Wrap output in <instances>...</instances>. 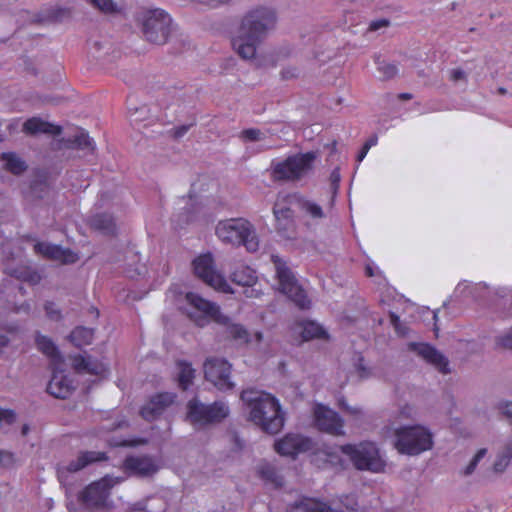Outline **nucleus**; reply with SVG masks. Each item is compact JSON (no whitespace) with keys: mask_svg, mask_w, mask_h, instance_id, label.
Masks as SVG:
<instances>
[{"mask_svg":"<svg viewBox=\"0 0 512 512\" xmlns=\"http://www.w3.org/2000/svg\"><path fill=\"white\" fill-rule=\"evenodd\" d=\"M175 397V394L168 392L156 394L141 408L140 415L147 421L155 420L174 402Z\"/></svg>","mask_w":512,"mask_h":512,"instance_id":"a211bd4d","label":"nucleus"},{"mask_svg":"<svg viewBox=\"0 0 512 512\" xmlns=\"http://www.w3.org/2000/svg\"><path fill=\"white\" fill-rule=\"evenodd\" d=\"M15 464L14 454L5 450H0V466L11 467Z\"/></svg>","mask_w":512,"mask_h":512,"instance_id":"a18cd8bd","label":"nucleus"},{"mask_svg":"<svg viewBox=\"0 0 512 512\" xmlns=\"http://www.w3.org/2000/svg\"><path fill=\"white\" fill-rule=\"evenodd\" d=\"M123 478L105 475L101 479L87 485L79 494V501L87 508H104L110 496L111 489Z\"/></svg>","mask_w":512,"mask_h":512,"instance_id":"9b49d317","label":"nucleus"},{"mask_svg":"<svg viewBox=\"0 0 512 512\" xmlns=\"http://www.w3.org/2000/svg\"><path fill=\"white\" fill-rule=\"evenodd\" d=\"M497 344L500 347L512 350V331L510 333L500 337L497 341Z\"/></svg>","mask_w":512,"mask_h":512,"instance_id":"de8ad7c7","label":"nucleus"},{"mask_svg":"<svg viewBox=\"0 0 512 512\" xmlns=\"http://www.w3.org/2000/svg\"><path fill=\"white\" fill-rule=\"evenodd\" d=\"M229 0H198V2L203 3L210 7H215L222 3H227Z\"/></svg>","mask_w":512,"mask_h":512,"instance_id":"5fc2aeb1","label":"nucleus"},{"mask_svg":"<svg viewBox=\"0 0 512 512\" xmlns=\"http://www.w3.org/2000/svg\"><path fill=\"white\" fill-rule=\"evenodd\" d=\"M499 409L503 415L512 418V401H506L499 404Z\"/></svg>","mask_w":512,"mask_h":512,"instance_id":"09e8293b","label":"nucleus"},{"mask_svg":"<svg viewBox=\"0 0 512 512\" xmlns=\"http://www.w3.org/2000/svg\"><path fill=\"white\" fill-rule=\"evenodd\" d=\"M261 132L259 129L249 128L242 131V137L249 141H257L260 139Z\"/></svg>","mask_w":512,"mask_h":512,"instance_id":"49530a36","label":"nucleus"},{"mask_svg":"<svg viewBox=\"0 0 512 512\" xmlns=\"http://www.w3.org/2000/svg\"><path fill=\"white\" fill-rule=\"evenodd\" d=\"M90 3L104 13H113L116 11V5L112 0H90Z\"/></svg>","mask_w":512,"mask_h":512,"instance_id":"79ce46f5","label":"nucleus"},{"mask_svg":"<svg viewBox=\"0 0 512 512\" xmlns=\"http://www.w3.org/2000/svg\"><path fill=\"white\" fill-rule=\"evenodd\" d=\"M187 130H188V127L182 126L181 128H179L177 130L176 135L177 136H182V135H184L187 132Z\"/></svg>","mask_w":512,"mask_h":512,"instance_id":"680f3d73","label":"nucleus"},{"mask_svg":"<svg viewBox=\"0 0 512 512\" xmlns=\"http://www.w3.org/2000/svg\"><path fill=\"white\" fill-rule=\"evenodd\" d=\"M137 20L142 25V32L147 41L154 44L166 43L171 31V18L161 9L147 10Z\"/></svg>","mask_w":512,"mask_h":512,"instance_id":"1a4fd4ad","label":"nucleus"},{"mask_svg":"<svg viewBox=\"0 0 512 512\" xmlns=\"http://www.w3.org/2000/svg\"><path fill=\"white\" fill-rule=\"evenodd\" d=\"M23 131L30 135L43 133L56 136L61 134L62 128L38 117H32L24 122Z\"/></svg>","mask_w":512,"mask_h":512,"instance_id":"b1692460","label":"nucleus"},{"mask_svg":"<svg viewBox=\"0 0 512 512\" xmlns=\"http://www.w3.org/2000/svg\"><path fill=\"white\" fill-rule=\"evenodd\" d=\"M122 468L128 475L140 477L151 476L158 470L154 461L148 456H128L123 461Z\"/></svg>","mask_w":512,"mask_h":512,"instance_id":"aec40b11","label":"nucleus"},{"mask_svg":"<svg viewBox=\"0 0 512 512\" xmlns=\"http://www.w3.org/2000/svg\"><path fill=\"white\" fill-rule=\"evenodd\" d=\"M186 305L182 308L187 318L198 327H205L211 322L228 324L229 317L221 313L220 307L199 294L188 292L185 295Z\"/></svg>","mask_w":512,"mask_h":512,"instance_id":"20e7f679","label":"nucleus"},{"mask_svg":"<svg viewBox=\"0 0 512 512\" xmlns=\"http://www.w3.org/2000/svg\"><path fill=\"white\" fill-rule=\"evenodd\" d=\"M340 407L343 410H345V411H347V412H349L350 414H353V415H357V414H359L361 412L360 409H358V408L349 407L348 405L345 404L344 401L340 402Z\"/></svg>","mask_w":512,"mask_h":512,"instance_id":"6e6d98bb","label":"nucleus"},{"mask_svg":"<svg viewBox=\"0 0 512 512\" xmlns=\"http://www.w3.org/2000/svg\"><path fill=\"white\" fill-rule=\"evenodd\" d=\"M370 148H371L370 143H364L363 147L361 148V150L357 156V160L362 161L365 158V156L368 153Z\"/></svg>","mask_w":512,"mask_h":512,"instance_id":"864d4df0","label":"nucleus"},{"mask_svg":"<svg viewBox=\"0 0 512 512\" xmlns=\"http://www.w3.org/2000/svg\"><path fill=\"white\" fill-rule=\"evenodd\" d=\"M138 442H128V441H124L122 443H120L121 446H134L136 445Z\"/></svg>","mask_w":512,"mask_h":512,"instance_id":"774afa93","label":"nucleus"},{"mask_svg":"<svg viewBox=\"0 0 512 512\" xmlns=\"http://www.w3.org/2000/svg\"><path fill=\"white\" fill-rule=\"evenodd\" d=\"M259 474L264 480L272 483L276 488H280L284 485L283 477L279 475L277 470L271 465L262 466L259 469Z\"/></svg>","mask_w":512,"mask_h":512,"instance_id":"e433bc0d","label":"nucleus"},{"mask_svg":"<svg viewBox=\"0 0 512 512\" xmlns=\"http://www.w3.org/2000/svg\"><path fill=\"white\" fill-rule=\"evenodd\" d=\"M292 76H294V73L290 72L289 70H286V71L282 72V77L285 78V79H288V78H290Z\"/></svg>","mask_w":512,"mask_h":512,"instance_id":"0e129e2a","label":"nucleus"},{"mask_svg":"<svg viewBox=\"0 0 512 512\" xmlns=\"http://www.w3.org/2000/svg\"><path fill=\"white\" fill-rule=\"evenodd\" d=\"M225 326H227V332L232 339L243 343H248L250 341L249 333L243 325L230 324L229 320L228 324H226Z\"/></svg>","mask_w":512,"mask_h":512,"instance_id":"58836bf2","label":"nucleus"},{"mask_svg":"<svg viewBox=\"0 0 512 512\" xmlns=\"http://www.w3.org/2000/svg\"><path fill=\"white\" fill-rule=\"evenodd\" d=\"M365 143H370V144H371V147H372V146L376 145V143H377V137H376V136H374V137L370 138L369 140H367Z\"/></svg>","mask_w":512,"mask_h":512,"instance_id":"338daca9","label":"nucleus"},{"mask_svg":"<svg viewBox=\"0 0 512 512\" xmlns=\"http://www.w3.org/2000/svg\"><path fill=\"white\" fill-rule=\"evenodd\" d=\"M72 366L77 373H88L99 377H105L108 373V367L91 356L85 357L80 354L73 356Z\"/></svg>","mask_w":512,"mask_h":512,"instance_id":"4be33fe9","label":"nucleus"},{"mask_svg":"<svg viewBox=\"0 0 512 512\" xmlns=\"http://www.w3.org/2000/svg\"><path fill=\"white\" fill-rule=\"evenodd\" d=\"M194 274L210 287L227 292L229 285L224 276L215 269L211 253L201 254L193 262Z\"/></svg>","mask_w":512,"mask_h":512,"instance_id":"f8f14e48","label":"nucleus"},{"mask_svg":"<svg viewBox=\"0 0 512 512\" xmlns=\"http://www.w3.org/2000/svg\"><path fill=\"white\" fill-rule=\"evenodd\" d=\"M10 275L17 280L36 285L41 281V275L28 266H19L11 270Z\"/></svg>","mask_w":512,"mask_h":512,"instance_id":"c9c22d12","label":"nucleus"},{"mask_svg":"<svg viewBox=\"0 0 512 512\" xmlns=\"http://www.w3.org/2000/svg\"><path fill=\"white\" fill-rule=\"evenodd\" d=\"M275 228L277 232L286 239H292L296 235L295 218L276 221Z\"/></svg>","mask_w":512,"mask_h":512,"instance_id":"4c0bfd02","label":"nucleus"},{"mask_svg":"<svg viewBox=\"0 0 512 512\" xmlns=\"http://www.w3.org/2000/svg\"><path fill=\"white\" fill-rule=\"evenodd\" d=\"M293 197L297 208L305 217H308L313 221H318L326 217L323 208L315 201L303 196L293 195Z\"/></svg>","mask_w":512,"mask_h":512,"instance_id":"a878e982","label":"nucleus"},{"mask_svg":"<svg viewBox=\"0 0 512 512\" xmlns=\"http://www.w3.org/2000/svg\"><path fill=\"white\" fill-rule=\"evenodd\" d=\"M301 336L304 341L312 339H327L329 337L326 330L314 321H304L299 324Z\"/></svg>","mask_w":512,"mask_h":512,"instance_id":"7c9ffc66","label":"nucleus"},{"mask_svg":"<svg viewBox=\"0 0 512 512\" xmlns=\"http://www.w3.org/2000/svg\"><path fill=\"white\" fill-rule=\"evenodd\" d=\"M231 364L222 358L211 357L204 363L205 379L211 382L218 390L227 391L234 387L230 380Z\"/></svg>","mask_w":512,"mask_h":512,"instance_id":"ddd939ff","label":"nucleus"},{"mask_svg":"<svg viewBox=\"0 0 512 512\" xmlns=\"http://www.w3.org/2000/svg\"><path fill=\"white\" fill-rule=\"evenodd\" d=\"M175 397V394L168 392L156 394L141 408L140 415L147 421L155 420L174 402Z\"/></svg>","mask_w":512,"mask_h":512,"instance_id":"6ab92c4d","label":"nucleus"},{"mask_svg":"<svg viewBox=\"0 0 512 512\" xmlns=\"http://www.w3.org/2000/svg\"><path fill=\"white\" fill-rule=\"evenodd\" d=\"M376 63L378 65V71L382 73L384 79H391L398 72L395 64L387 63L385 61L380 62L379 60H377Z\"/></svg>","mask_w":512,"mask_h":512,"instance_id":"a19ab883","label":"nucleus"},{"mask_svg":"<svg viewBox=\"0 0 512 512\" xmlns=\"http://www.w3.org/2000/svg\"><path fill=\"white\" fill-rule=\"evenodd\" d=\"M241 400L250 409V420L269 434H277L284 425V414L279 401L271 394L246 389Z\"/></svg>","mask_w":512,"mask_h":512,"instance_id":"f03ea898","label":"nucleus"},{"mask_svg":"<svg viewBox=\"0 0 512 512\" xmlns=\"http://www.w3.org/2000/svg\"><path fill=\"white\" fill-rule=\"evenodd\" d=\"M397 97L399 100L407 101V100H411L413 96L410 93H400V94H398Z\"/></svg>","mask_w":512,"mask_h":512,"instance_id":"13d9d810","label":"nucleus"},{"mask_svg":"<svg viewBox=\"0 0 512 512\" xmlns=\"http://www.w3.org/2000/svg\"><path fill=\"white\" fill-rule=\"evenodd\" d=\"M389 25V21L387 19H379L372 21L369 25L370 31H376L382 27H387Z\"/></svg>","mask_w":512,"mask_h":512,"instance_id":"8fccbe9b","label":"nucleus"},{"mask_svg":"<svg viewBox=\"0 0 512 512\" xmlns=\"http://www.w3.org/2000/svg\"><path fill=\"white\" fill-rule=\"evenodd\" d=\"M90 227L105 235H114L116 232V224L114 218L110 214L102 213L91 217Z\"/></svg>","mask_w":512,"mask_h":512,"instance_id":"c85d7f7f","label":"nucleus"},{"mask_svg":"<svg viewBox=\"0 0 512 512\" xmlns=\"http://www.w3.org/2000/svg\"><path fill=\"white\" fill-rule=\"evenodd\" d=\"M177 368L179 369L178 373V386L182 390H187L188 387L193 383L195 378V370L192 367V364L185 360H179L176 363Z\"/></svg>","mask_w":512,"mask_h":512,"instance_id":"2f4dec72","label":"nucleus"},{"mask_svg":"<svg viewBox=\"0 0 512 512\" xmlns=\"http://www.w3.org/2000/svg\"><path fill=\"white\" fill-rule=\"evenodd\" d=\"M486 452H487V450L485 448H481L477 451V453L474 455L473 459L470 461L468 466L465 468V471H464L465 475H469L475 470L479 461L486 455Z\"/></svg>","mask_w":512,"mask_h":512,"instance_id":"37998d69","label":"nucleus"},{"mask_svg":"<svg viewBox=\"0 0 512 512\" xmlns=\"http://www.w3.org/2000/svg\"><path fill=\"white\" fill-rule=\"evenodd\" d=\"M390 322L392 326L395 328L397 332H400V317L395 314L394 312H391L389 314Z\"/></svg>","mask_w":512,"mask_h":512,"instance_id":"603ef678","label":"nucleus"},{"mask_svg":"<svg viewBox=\"0 0 512 512\" xmlns=\"http://www.w3.org/2000/svg\"><path fill=\"white\" fill-rule=\"evenodd\" d=\"M512 459V443L506 445L504 451L498 455L493 469L495 472H503L508 466L510 460Z\"/></svg>","mask_w":512,"mask_h":512,"instance_id":"ea45409f","label":"nucleus"},{"mask_svg":"<svg viewBox=\"0 0 512 512\" xmlns=\"http://www.w3.org/2000/svg\"><path fill=\"white\" fill-rule=\"evenodd\" d=\"M275 23L276 14L272 9L260 7L251 10L242 20L239 35L232 39V46L238 55L243 59H252L257 45Z\"/></svg>","mask_w":512,"mask_h":512,"instance_id":"f257e3e1","label":"nucleus"},{"mask_svg":"<svg viewBox=\"0 0 512 512\" xmlns=\"http://www.w3.org/2000/svg\"><path fill=\"white\" fill-rule=\"evenodd\" d=\"M316 159L317 154L313 151L288 156L272 164L271 177L274 181H299L313 171Z\"/></svg>","mask_w":512,"mask_h":512,"instance_id":"7ed1b4c3","label":"nucleus"},{"mask_svg":"<svg viewBox=\"0 0 512 512\" xmlns=\"http://www.w3.org/2000/svg\"><path fill=\"white\" fill-rule=\"evenodd\" d=\"M65 145L68 148H77L82 150L94 151L95 146L93 140L89 137L88 133L80 130L76 135L65 140Z\"/></svg>","mask_w":512,"mask_h":512,"instance_id":"72a5a7b5","label":"nucleus"},{"mask_svg":"<svg viewBox=\"0 0 512 512\" xmlns=\"http://www.w3.org/2000/svg\"><path fill=\"white\" fill-rule=\"evenodd\" d=\"M271 261L275 266L280 292L286 295L299 309H309L311 300L287 263L278 255H272Z\"/></svg>","mask_w":512,"mask_h":512,"instance_id":"0eeeda50","label":"nucleus"},{"mask_svg":"<svg viewBox=\"0 0 512 512\" xmlns=\"http://www.w3.org/2000/svg\"><path fill=\"white\" fill-rule=\"evenodd\" d=\"M358 370H359V373H360V377L364 378V377L367 376L366 368L363 367L361 364L358 366Z\"/></svg>","mask_w":512,"mask_h":512,"instance_id":"e2e57ef3","label":"nucleus"},{"mask_svg":"<svg viewBox=\"0 0 512 512\" xmlns=\"http://www.w3.org/2000/svg\"><path fill=\"white\" fill-rule=\"evenodd\" d=\"M1 160L5 162V169L14 175H20L27 169L25 161L15 153L4 152L1 154Z\"/></svg>","mask_w":512,"mask_h":512,"instance_id":"f704fd0d","label":"nucleus"},{"mask_svg":"<svg viewBox=\"0 0 512 512\" xmlns=\"http://www.w3.org/2000/svg\"><path fill=\"white\" fill-rule=\"evenodd\" d=\"M330 179H331V182L333 185H338L339 181H340V174H339V171L338 169H335L332 171L331 175H330Z\"/></svg>","mask_w":512,"mask_h":512,"instance_id":"4d7b16f0","label":"nucleus"},{"mask_svg":"<svg viewBox=\"0 0 512 512\" xmlns=\"http://www.w3.org/2000/svg\"><path fill=\"white\" fill-rule=\"evenodd\" d=\"M21 432H22V435H23V436L27 435V434H28V432H29V426H28L27 424H24V425L22 426V431H21Z\"/></svg>","mask_w":512,"mask_h":512,"instance_id":"69168bd1","label":"nucleus"},{"mask_svg":"<svg viewBox=\"0 0 512 512\" xmlns=\"http://www.w3.org/2000/svg\"><path fill=\"white\" fill-rule=\"evenodd\" d=\"M9 339L5 335H0V349L7 346Z\"/></svg>","mask_w":512,"mask_h":512,"instance_id":"052dcab7","label":"nucleus"},{"mask_svg":"<svg viewBox=\"0 0 512 512\" xmlns=\"http://www.w3.org/2000/svg\"><path fill=\"white\" fill-rule=\"evenodd\" d=\"M466 78V74L465 72L460 69V68H457V69H453L451 70L450 72V79L454 82H457L459 80H464Z\"/></svg>","mask_w":512,"mask_h":512,"instance_id":"3c124183","label":"nucleus"},{"mask_svg":"<svg viewBox=\"0 0 512 512\" xmlns=\"http://www.w3.org/2000/svg\"><path fill=\"white\" fill-rule=\"evenodd\" d=\"M314 422L316 427L332 435H343L344 421L338 413L322 404L314 408Z\"/></svg>","mask_w":512,"mask_h":512,"instance_id":"4468645a","label":"nucleus"},{"mask_svg":"<svg viewBox=\"0 0 512 512\" xmlns=\"http://www.w3.org/2000/svg\"><path fill=\"white\" fill-rule=\"evenodd\" d=\"M46 315L49 319L58 321L61 319V311L55 308V304L51 301H47L44 306Z\"/></svg>","mask_w":512,"mask_h":512,"instance_id":"c03bdc74","label":"nucleus"},{"mask_svg":"<svg viewBox=\"0 0 512 512\" xmlns=\"http://www.w3.org/2000/svg\"><path fill=\"white\" fill-rule=\"evenodd\" d=\"M216 234L221 241L235 246L243 245L249 252L256 251L259 246L253 226L243 218L220 221L216 226Z\"/></svg>","mask_w":512,"mask_h":512,"instance_id":"39448f33","label":"nucleus"},{"mask_svg":"<svg viewBox=\"0 0 512 512\" xmlns=\"http://www.w3.org/2000/svg\"><path fill=\"white\" fill-rule=\"evenodd\" d=\"M292 512H331L328 502L318 498L302 497L291 505Z\"/></svg>","mask_w":512,"mask_h":512,"instance_id":"393cba45","label":"nucleus"},{"mask_svg":"<svg viewBox=\"0 0 512 512\" xmlns=\"http://www.w3.org/2000/svg\"><path fill=\"white\" fill-rule=\"evenodd\" d=\"M232 282L241 286H252L257 281L256 271L249 266L239 264L231 272Z\"/></svg>","mask_w":512,"mask_h":512,"instance_id":"cd10ccee","label":"nucleus"},{"mask_svg":"<svg viewBox=\"0 0 512 512\" xmlns=\"http://www.w3.org/2000/svg\"><path fill=\"white\" fill-rule=\"evenodd\" d=\"M365 274L367 277H373L374 276V270L373 268L371 267V265H366L365 267Z\"/></svg>","mask_w":512,"mask_h":512,"instance_id":"bf43d9fd","label":"nucleus"},{"mask_svg":"<svg viewBox=\"0 0 512 512\" xmlns=\"http://www.w3.org/2000/svg\"><path fill=\"white\" fill-rule=\"evenodd\" d=\"M409 348L428 363L435 366L441 373L449 372L448 360L432 345L427 343H410Z\"/></svg>","mask_w":512,"mask_h":512,"instance_id":"412c9836","label":"nucleus"},{"mask_svg":"<svg viewBox=\"0 0 512 512\" xmlns=\"http://www.w3.org/2000/svg\"><path fill=\"white\" fill-rule=\"evenodd\" d=\"M62 365L51 367L52 377L47 385V392L55 398L66 399L72 393L73 381L64 374Z\"/></svg>","mask_w":512,"mask_h":512,"instance_id":"f3484780","label":"nucleus"},{"mask_svg":"<svg viewBox=\"0 0 512 512\" xmlns=\"http://www.w3.org/2000/svg\"><path fill=\"white\" fill-rule=\"evenodd\" d=\"M395 436V448L401 454L418 455L433 445L431 433L421 426L401 427Z\"/></svg>","mask_w":512,"mask_h":512,"instance_id":"6e6552de","label":"nucleus"},{"mask_svg":"<svg viewBox=\"0 0 512 512\" xmlns=\"http://www.w3.org/2000/svg\"><path fill=\"white\" fill-rule=\"evenodd\" d=\"M108 456L106 452L101 451H81L75 460H72L67 465L68 472H78L85 467L102 461H107Z\"/></svg>","mask_w":512,"mask_h":512,"instance_id":"5701e85b","label":"nucleus"},{"mask_svg":"<svg viewBox=\"0 0 512 512\" xmlns=\"http://www.w3.org/2000/svg\"><path fill=\"white\" fill-rule=\"evenodd\" d=\"M93 338L94 330L83 326L76 327L69 335L71 343L77 348L90 345Z\"/></svg>","mask_w":512,"mask_h":512,"instance_id":"473e14b6","label":"nucleus"},{"mask_svg":"<svg viewBox=\"0 0 512 512\" xmlns=\"http://www.w3.org/2000/svg\"><path fill=\"white\" fill-rule=\"evenodd\" d=\"M293 201V195L278 196L273 206V214L276 221L289 220L294 217V211L291 208Z\"/></svg>","mask_w":512,"mask_h":512,"instance_id":"c756f323","label":"nucleus"},{"mask_svg":"<svg viewBox=\"0 0 512 512\" xmlns=\"http://www.w3.org/2000/svg\"><path fill=\"white\" fill-rule=\"evenodd\" d=\"M229 407L223 401L204 404L196 397L187 403V419L193 425L206 426L223 421L229 415Z\"/></svg>","mask_w":512,"mask_h":512,"instance_id":"9d476101","label":"nucleus"},{"mask_svg":"<svg viewBox=\"0 0 512 512\" xmlns=\"http://www.w3.org/2000/svg\"><path fill=\"white\" fill-rule=\"evenodd\" d=\"M34 250L48 260L58 261L65 265L74 264L79 260L78 253L56 244L37 242L34 245Z\"/></svg>","mask_w":512,"mask_h":512,"instance_id":"dca6fc26","label":"nucleus"},{"mask_svg":"<svg viewBox=\"0 0 512 512\" xmlns=\"http://www.w3.org/2000/svg\"><path fill=\"white\" fill-rule=\"evenodd\" d=\"M36 345L37 348L48 358L51 360V367H56L58 365H63L64 360L54 342L43 335L38 334L36 336Z\"/></svg>","mask_w":512,"mask_h":512,"instance_id":"bb28decb","label":"nucleus"},{"mask_svg":"<svg viewBox=\"0 0 512 512\" xmlns=\"http://www.w3.org/2000/svg\"><path fill=\"white\" fill-rule=\"evenodd\" d=\"M340 451L349 458L357 470L379 473L383 472L386 467L378 447L373 442L345 444L340 446Z\"/></svg>","mask_w":512,"mask_h":512,"instance_id":"423d86ee","label":"nucleus"},{"mask_svg":"<svg viewBox=\"0 0 512 512\" xmlns=\"http://www.w3.org/2000/svg\"><path fill=\"white\" fill-rule=\"evenodd\" d=\"M313 447L310 438L298 435L287 434L274 444L275 451L283 456L296 457L298 454L307 452Z\"/></svg>","mask_w":512,"mask_h":512,"instance_id":"2eb2a0df","label":"nucleus"}]
</instances>
